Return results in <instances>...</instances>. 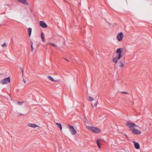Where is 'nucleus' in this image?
<instances>
[{
    "label": "nucleus",
    "mask_w": 152,
    "mask_h": 152,
    "mask_svg": "<svg viewBox=\"0 0 152 152\" xmlns=\"http://www.w3.org/2000/svg\"><path fill=\"white\" fill-rule=\"evenodd\" d=\"M39 24L43 28H46L47 27V25L46 23L43 21H40L39 22Z\"/></svg>",
    "instance_id": "obj_9"
},
{
    "label": "nucleus",
    "mask_w": 152,
    "mask_h": 152,
    "mask_svg": "<svg viewBox=\"0 0 152 152\" xmlns=\"http://www.w3.org/2000/svg\"><path fill=\"white\" fill-rule=\"evenodd\" d=\"M41 37L42 41L44 42L45 41V39L44 36V34L43 32H42L41 34Z\"/></svg>",
    "instance_id": "obj_16"
},
{
    "label": "nucleus",
    "mask_w": 152,
    "mask_h": 152,
    "mask_svg": "<svg viewBox=\"0 0 152 152\" xmlns=\"http://www.w3.org/2000/svg\"><path fill=\"white\" fill-rule=\"evenodd\" d=\"M121 93L125 94H129L128 93L125 92H122Z\"/></svg>",
    "instance_id": "obj_24"
},
{
    "label": "nucleus",
    "mask_w": 152,
    "mask_h": 152,
    "mask_svg": "<svg viewBox=\"0 0 152 152\" xmlns=\"http://www.w3.org/2000/svg\"><path fill=\"white\" fill-rule=\"evenodd\" d=\"M123 37V33L122 32H121L118 34L117 36V39L120 42L122 40Z\"/></svg>",
    "instance_id": "obj_6"
},
{
    "label": "nucleus",
    "mask_w": 152,
    "mask_h": 152,
    "mask_svg": "<svg viewBox=\"0 0 152 152\" xmlns=\"http://www.w3.org/2000/svg\"><path fill=\"white\" fill-rule=\"evenodd\" d=\"M48 44L50 45H52L54 47H57V46L54 43L50 42V43H48Z\"/></svg>",
    "instance_id": "obj_19"
},
{
    "label": "nucleus",
    "mask_w": 152,
    "mask_h": 152,
    "mask_svg": "<svg viewBox=\"0 0 152 152\" xmlns=\"http://www.w3.org/2000/svg\"><path fill=\"white\" fill-rule=\"evenodd\" d=\"M125 136H126V135L125 134H124Z\"/></svg>",
    "instance_id": "obj_29"
},
{
    "label": "nucleus",
    "mask_w": 152,
    "mask_h": 152,
    "mask_svg": "<svg viewBox=\"0 0 152 152\" xmlns=\"http://www.w3.org/2000/svg\"><path fill=\"white\" fill-rule=\"evenodd\" d=\"M56 124L60 128L61 130L62 129V126L60 124L58 123H56Z\"/></svg>",
    "instance_id": "obj_17"
},
{
    "label": "nucleus",
    "mask_w": 152,
    "mask_h": 152,
    "mask_svg": "<svg viewBox=\"0 0 152 152\" xmlns=\"http://www.w3.org/2000/svg\"><path fill=\"white\" fill-rule=\"evenodd\" d=\"M31 45H33V42H32V41H31Z\"/></svg>",
    "instance_id": "obj_25"
},
{
    "label": "nucleus",
    "mask_w": 152,
    "mask_h": 152,
    "mask_svg": "<svg viewBox=\"0 0 152 152\" xmlns=\"http://www.w3.org/2000/svg\"><path fill=\"white\" fill-rule=\"evenodd\" d=\"M127 126H129L130 129L131 127H133L135 126L138 127V126H136L134 123H132L131 121H128L127 122Z\"/></svg>",
    "instance_id": "obj_7"
},
{
    "label": "nucleus",
    "mask_w": 152,
    "mask_h": 152,
    "mask_svg": "<svg viewBox=\"0 0 152 152\" xmlns=\"http://www.w3.org/2000/svg\"><path fill=\"white\" fill-rule=\"evenodd\" d=\"M28 126L33 128H35L37 127H39V126L37 124H33L31 123H28L27 124Z\"/></svg>",
    "instance_id": "obj_8"
},
{
    "label": "nucleus",
    "mask_w": 152,
    "mask_h": 152,
    "mask_svg": "<svg viewBox=\"0 0 152 152\" xmlns=\"http://www.w3.org/2000/svg\"><path fill=\"white\" fill-rule=\"evenodd\" d=\"M98 104V102H96L94 105L93 104H91L92 106L93 107H96L97 106Z\"/></svg>",
    "instance_id": "obj_18"
},
{
    "label": "nucleus",
    "mask_w": 152,
    "mask_h": 152,
    "mask_svg": "<svg viewBox=\"0 0 152 152\" xmlns=\"http://www.w3.org/2000/svg\"><path fill=\"white\" fill-rule=\"evenodd\" d=\"M68 126L69 130L71 134L72 135H75L77 133V132L75 129L74 126L70 125H69Z\"/></svg>",
    "instance_id": "obj_3"
},
{
    "label": "nucleus",
    "mask_w": 152,
    "mask_h": 152,
    "mask_svg": "<svg viewBox=\"0 0 152 152\" xmlns=\"http://www.w3.org/2000/svg\"><path fill=\"white\" fill-rule=\"evenodd\" d=\"M66 61H68V60L67 59H66Z\"/></svg>",
    "instance_id": "obj_28"
},
{
    "label": "nucleus",
    "mask_w": 152,
    "mask_h": 152,
    "mask_svg": "<svg viewBox=\"0 0 152 152\" xmlns=\"http://www.w3.org/2000/svg\"><path fill=\"white\" fill-rule=\"evenodd\" d=\"M123 49L122 48H119L116 51V53L117 54H118L117 57H115L113 58L112 60L113 62L116 64L118 62V61L119 60L122 56L121 54L122 52H123Z\"/></svg>",
    "instance_id": "obj_1"
},
{
    "label": "nucleus",
    "mask_w": 152,
    "mask_h": 152,
    "mask_svg": "<svg viewBox=\"0 0 152 152\" xmlns=\"http://www.w3.org/2000/svg\"><path fill=\"white\" fill-rule=\"evenodd\" d=\"M31 52H33V45H31Z\"/></svg>",
    "instance_id": "obj_23"
},
{
    "label": "nucleus",
    "mask_w": 152,
    "mask_h": 152,
    "mask_svg": "<svg viewBox=\"0 0 152 152\" xmlns=\"http://www.w3.org/2000/svg\"><path fill=\"white\" fill-rule=\"evenodd\" d=\"M23 102H17V104L19 105H22V104H23Z\"/></svg>",
    "instance_id": "obj_21"
},
{
    "label": "nucleus",
    "mask_w": 152,
    "mask_h": 152,
    "mask_svg": "<svg viewBox=\"0 0 152 152\" xmlns=\"http://www.w3.org/2000/svg\"><path fill=\"white\" fill-rule=\"evenodd\" d=\"M32 29L31 28H28V32L29 36L30 37Z\"/></svg>",
    "instance_id": "obj_15"
},
{
    "label": "nucleus",
    "mask_w": 152,
    "mask_h": 152,
    "mask_svg": "<svg viewBox=\"0 0 152 152\" xmlns=\"http://www.w3.org/2000/svg\"><path fill=\"white\" fill-rule=\"evenodd\" d=\"M88 100L90 101H92L94 100V99L91 97L89 96L88 97Z\"/></svg>",
    "instance_id": "obj_20"
},
{
    "label": "nucleus",
    "mask_w": 152,
    "mask_h": 152,
    "mask_svg": "<svg viewBox=\"0 0 152 152\" xmlns=\"http://www.w3.org/2000/svg\"><path fill=\"white\" fill-rule=\"evenodd\" d=\"M118 66L120 68H123L124 66V65L123 62L121 61H119L118 63Z\"/></svg>",
    "instance_id": "obj_11"
},
{
    "label": "nucleus",
    "mask_w": 152,
    "mask_h": 152,
    "mask_svg": "<svg viewBox=\"0 0 152 152\" xmlns=\"http://www.w3.org/2000/svg\"><path fill=\"white\" fill-rule=\"evenodd\" d=\"M87 128L90 131H92L95 133H98L101 132V130L98 128L94 127L87 126Z\"/></svg>",
    "instance_id": "obj_2"
},
{
    "label": "nucleus",
    "mask_w": 152,
    "mask_h": 152,
    "mask_svg": "<svg viewBox=\"0 0 152 152\" xmlns=\"http://www.w3.org/2000/svg\"><path fill=\"white\" fill-rule=\"evenodd\" d=\"M10 82V77L6 78L4 80H2L0 83L2 84H7Z\"/></svg>",
    "instance_id": "obj_5"
},
{
    "label": "nucleus",
    "mask_w": 152,
    "mask_h": 152,
    "mask_svg": "<svg viewBox=\"0 0 152 152\" xmlns=\"http://www.w3.org/2000/svg\"><path fill=\"white\" fill-rule=\"evenodd\" d=\"M7 45V44L5 42L2 45V47H4L5 46H6Z\"/></svg>",
    "instance_id": "obj_22"
},
{
    "label": "nucleus",
    "mask_w": 152,
    "mask_h": 152,
    "mask_svg": "<svg viewBox=\"0 0 152 152\" xmlns=\"http://www.w3.org/2000/svg\"><path fill=\"white\" fill-rule=\"evenodd\" d=\"M22 70L23 71V69H22ZM22 72H23V71H22Z\"/></svg>",
    "instance_id": "obj_30"
},
{
    "label": "nucleus",
    "mask_w": 152,
    "mask_h": 152,
    "mask_svg": "<svg viewBox=\"0 0 152 152\" xmlns=\"http://www.w3.org/2000/svg\"><path fill=\"white\" fill-rule=\"evenodd\" d=\"M18 2L22 3L23 4L25 5H28V4L26 1V0H17Z\"/></svg>",
    "instance_id": "obj_10"
},
{
    "label": "nucleus",
    "mask_w": 152,
    "mask_h": 152,
    "mask_svg": "<svg viewBox=\"0 0 152 152\" xmlns=\"http://www.w3.org/2000/svg\"><path fill=\"white\" fill-rule=\"evenodd\" d=\"M101 140H100L98 139L96 140V143L97 145V146L98 147V148L101 149V147L100 146V143L101 142Z\"/></svg>",
    "instance_id": "obj_13"
},
{
    "label": "nucleus",
    "mask_w": 152,
    "mask_h": 152,
    "mask_svg": "<svg viewBox=\"0 0 152 152\" xmlns=\"http://www.w3.org/2000/svg\"><path fill=\"white\" fill-rule=\"evenodd\" d=\"M133 142L134 144V146L135 148L136 149H140V146L139 144L137 142L134 141Z\"/></svg>",
    "instance_id": "obj_12"
},
{
    "label": "nucleus",
    "mask_w": 152,
    "mask_h": 152,
    "mask_svg": "<svg viewBox=\"0 0 152 152\" xmlns=\"http://www.w3.org/2000/svg\"><path fill=\"white\" fill-rule=\"evenodd\" d=\"M126 137L127 139L128 138V137L126 135Z\"/></svg>",
    "instance_id": "obj_27"
},
{
    "label": "nucleus",
    "mask_w": 152,
    "mask_h": 152,
    "mask_svg": "<svg viewBox=\"0 0 152 152\" xmlns=\"http://www.w3.org/2000/svg\"><path fill=\"white\" fill-rule=\"evenodd\" d=\"M131 130L133 133L136 134H141V132L139 130L136 129L134 127H131Z\"/></svg>",
    "instance_id": "obj_4"
},
{
    "label": "nucleus",
    "mask_w": 152,
    "mask_h": 152,
    "mask_svg": "<svg viewBox=\"0 0 152 152\" xmlns=\"http://www.w3.org/2000/svg\"><path fill=\"white\" fill-rule=\"evenodd\" d=\"M23 81L25 83H26V81L24 79H23Z\"/></svg>",
    "instance_id": "obj_26"
},
{
    "label": "nucleus",
    "mask_w": 152,
    "mask_h": 152,
    "mask_svg": "<svg viewBox=\"0 0 152 152\" xmlns=\"http://www.w3.org/2000/svg\"><path fill=\"white\" fill-rule=\"evenodd\" d=\"M48 78L52 82H57L58 81L56 80H54V79L51 76H48Z\"/></svg>",
    "instance_id": "obj_14"
}]
</instances>
